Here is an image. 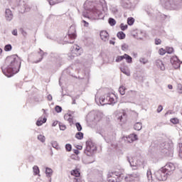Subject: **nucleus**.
Masks as SVG:
<instances>
[{
    "mask_svg": "<svg viewBox=\"0 0 182 182\" xmlns=\"http://www.w3.org/2000/svg\"><path fill=\"white\" fill-rule=\"evenodd\" d=\"M5 63L7 65L6 70H2V72L7 77H11L14 75H16L21 69L22 61L21 58L17 55L8 56L5 60Z\"/></svg>",
    "mask_w": 182,
    "mask_h": 182,
    "instance_id": "f257e3e1",
    "label": "nucleus"
},
{
    "mask_svg": "<svg viewBox=\"0 0 182 182\" xmlns=\"http://www.w3.org/2000/svg\"><path fill=\"white\" fill-rule=\"evenodd\" d=\"M123 174V169L120 166L116 167L113 171H109L107 174V180L109 182H119V178Z\"/></svg>",
    "mask_w": 182,
    "mask_h": 182,
    "instance_id": "f03ea898",
    "label": "nucleus"
},
{
    "mask_svg": "<svg viewBox=\"0 0 182 182\" xmlns=\"http://www.w3.org/2000/svg\"><path fill=\"white\" fill-rule=\"evenodd\" d=\"M117 102V97L113 93H108L106 97L101 96L100 97V105H114Z\"/></svg>",
    "mask_w": 182,
    "mask_h": 182,
    "instance_id": "7ed1b4c3",
    "label": "nucleus"
},
{
    "mask_svg": "<svg viewBox=\"0 0 182 182\" xmlns=\"http://www.w3.org/2000/svg\"><path fill=\"white\" fill-rule=\"evenodd\" d=\"M82 48L77 45H75L71 48L70 53H69V58H70V59L77 58V56H80V55H82Z\"/></svg>",
    "mask_w": 182,
    "mask_h": 182,
    "instance_id": "20e7f679",
    "label": "nucleus"
},
{
    "mask_svg": "<svg viewBox=\"0 0 182 182\" xmlns=\"http://www.w3.org/2000/svg\"><path fill=\"white\" fill-rule=\"evenodd\" d=\"M175 170L176 165H174L173 163H168L165 166L162 167V171L166 173V174H168V176L173 174Z\"/></svg>",
    "mask_w": 182,
    "mask_h": 182,
    "instance_id": "39448f33",
    "label": "nucleus"
},
{
    "mask_svg": "<svg viewBox=\"0 0 182 182\" xmlns=\"http://www.w3.org/2000/svg\"><path fill=\"white\" fill-rule=\"evenodd\" d=\"M94 151H96V146H95L92 142H87L86 149L85 151V154H87V156H92Z\"/></svg>",
    "mask_w": 182,
    "mask_h": 182,
    "instance_id": "423d86ee",
    "label": "nucleus"
},
{
    "mask_svg": "<svg viewBox=\"0 0 182 182\" xmlns=\"http://www.w3.org/2000/svg\"><path fill=\"white\" fill-rule=\"evenodd\" d=\"M162 170H163V168H161L159 171L155 173L156 178L159 181H164L167 180V176H166V174L167 173H166V172H164Z\"/></svg>",
    "mask_w": 182,
    "mask_h": 182,
    "instance_id": "0eeeda50",
    "label": "nucleus"
},
{
    "mask_svg": "<svg viewBox=\"0 0 182 182\" xmlns=\"http://www.w3.org/2000/svg\"><path fill=\"white\" fill-rule=\"evenodd\" d=\"M124 180L127 182L136 181V180H140V175L139 173L128 174L124 178Z\"/></svg>",
    "mask_w": 182,
    "mask_h": 182,
    "instance_id": "6e6552de",
    "label": "nucleus"
},
{
    "mask_svg": "<svg viewBox=\"0 0 182 182\" xmlns=\"http://www.w3.org/2000/svg\"><path fill=\"white\" fill-rule=\"evenodd\" d=\"M76 36V28H75L73 26H71L68 31V38L69 39H72L73 41Z\"/></svg>",
    "mask_w": 182,
    "mask_h": 182,
    "instance_id": "1a4fd4ad",
    "label": "nucleus"
},
{
    "mask_svg": "<svg viewBox=\"0 0 182 182\" xmlns=\"http://www.w3.org/2000/svg\"><path fill=\"white\" fill-rule=\"evenodd\" d=\"M171 63H172V66L174 69H180V60H178L177 57L172 58Z\"/></svg>",
    "mask_w": 182,
    "mask_h": 182,
    "instance_id": "9d476101",
    "label": "nucleus"
},
{
    "mask_svg": "<svg viewBox=\"0 0 182 182\" xmlns=\"http://www.w3.org/2000/svg\"><path fill=\"white\" fill-rule=\"evenodd\" d=\"M100 36L102 41H104V42L109 41V33H107V31H102L100 33Z\"/></svg>",
    "mask_w": 182,
    "mask_h": 182,
    "instance_id": "9b49d317",
    "label": "nucleus"
},
{
    "mask_svg": "<svg viewBox=\"0 0 182 182\" xmlns=\"http://www.w3.org/2000/svg\"><path fill=\"white\" fill-rule=\"evenodd\" d=\"M12 18H14V15L12 14L11 9H6V18L7 21H12Z\"/></svg>",
    "mask_w": 182,
    "mask_h": 182,
    "instance_id": "f8f14e48",
    "label": "nucleus"
},
{
    "mask_svg": "<svg viewBox=\"0 0 182 182\" xmlns=\"http://www.w3.org/2000/svg\"><path fill=\"white\" fill-rule=\"evenodd\" d=\"M156 65L161 70H164L166 69V67L164 66V63H163V61L161 60H156Z\"/></svg>",
    "mask_w": 182,
    "mask_h": 182,
    "instance_id": "ddd939ff",
    "label": "nucleus"
},
{
    "mask_svg": "<svg viewBox=\"0 0 182 182\" xmlns=\"http://www.w3.org/2000/svg\"><path fill=\"white\" fill-rule=\"evenodd\" d=\"M137 140V135L134 134H131L128 136L129 143H133V141H136Z\"/></svg>",
    "mask_w": 182,
    "mask_h": 182,
    "instance_id": "4468645a",
    "label": "nucleus"
},
{
    "mask_svg": "<svg viewBox=\"0 0 182 182\" xmlns=\"http://www.w3.org/2000/svg\"><path fill=\"white\" fill-rule=\"evenodd\" d=\"M174 4V1L173 0H166V1L162 3V6L164 8H168V6H171Z\"/></svg>",
    "mask_w": 182,
    "mask_h": 182,
    "instance_id": "2eb2a0df",
    "label": "nucleus"
},
{
    "mask_svg": "<svg viewBox=\"0 0 182 182\" xmlns=\"http://www.w3.org/2000/svg\"><path fill=\"white\" fill-rule=\"evenodd\" d=\"M46 117L39 118L36 122L37 126H42L43 123H46Z\"/></svg>",
    "mask_w": 182,
    "mask_h": 182,
    "instance_id": "dca6fc26",
    "label": "nucleus"
},
{
    "mask_svg": "<svg viewBox=\"0 0 182 182\" xmlns=\"http://www.w3.org/2000/svg\"><path fill=\"white\" fill-rule=\"evenodd\" d=\"M71 176H74V177H80V171H79V169H75L71 171Z\"/></svg>",
    "mask_w": 182,
    "mask_h": 182,
    "instance_id": "f3484780",
    "label": "nucleus"
},
{
    "mask_svg": "<svg viewBox=\"0 0 182 182\" xmlns=\"http://www.w3.org/2000/svg\"><path fill=\"white\" fill-rule=\"evenodd\" d=\"M124 59L127 60V63H132L133 62V58L127 54L124 55Z\"/></svg>",
    "mask_w": 182,
    "mask_h": 182,
    "instance_id": "a211bd4d",
    "label": "nucleus"
},
{
    "mask_svg": "<svg viewBox=\"0 0 182 182\" xmlns=\"http://www.w3.org/2000/svg\"><path fill=\"white\" fill-rule=\"evenodd\" d=\"M94 120L95 122H100L102 120V115L99 113L94 114Z\"/></svg>",
    "mask_w": 182,
    "mask_h": 182,
    "instance_id": "6ab92c4d",
    "label": "nucleus"
},
{
    "mask_svg": "<svg viewBox=\"0 0 182 182\" xmlns=\"http://www.w3.org/2000/svg\"><path fill=\"white\" fill-rule=\"evenodd\" d=\"M117 36L118 39H124L126 38V34L123 31H119L117 33Z\"/></svg>",
    "mask_w": 182,
    "mask_h": 182,
    "instance_id": "aec40b11",
    "label": "nucleus"
},
{
    "mask_svg": "<svg viewBox=\"0 0 182 182\" xmlns=\"http://www.w3.org/2000/svg\"><path fill=\"white\" fill-rule=\"evenodd\" d=\"M141 127H143L142 124L141 122H136L134 125V130H141Z\"/></svg>",
    "mask_w": 182,
    "mask_h": 182,
    "instance_id": "412c9836",
    "label": "nucleus"
},
{
    "mask_svg": "<svg viewBox=\"0 0 182 182\" xmlns=\"http://www.w3.org/2000/svg\"><path fill=\"white\" fill-rule=\"evenodd\" d=\"M33 169L34 176H38V174L41 173V171H39V167H38V166H34L33 167Z\"/></svg>",
    "mask_w": 182,
    "mask_h": 182,
    "instance_id": "4be33fe9",
    "label": "nucleus"
},
{
    "mask_svg": "<svg viewBox=\"0 0 182 182\" xmlns=\"http://www.w3.org/2000/svg\"><path fill=\"white\" fill-rule=\"evenodd\" d=\"M52 173H53V171H52L51 168H46V174L48 177H50L52 176Z\"/></svg>",
    "mask_w": 182,
    "mask_h": 182,
    "instance_id": "5701e85b",
    "label": "nucleus"
},
{
    "mask_svg": "<svg viewBox=\"0 0 182 182\" xmlns=\"http://www.w3.org/2000/svg\"><path fill=\"white\" fill-rule=\"evenodd\" d=\"M127 23L129 25V26H132L133 23H134V18L133 17H129L127 18Z\"/></svg>",
    "mask_w": 182,
    "mask_h": 182,
    "instance_id": "b1692460",
    "label": "nucleus"
},
{
    "mask_svg": "<svg viewBox=\"0 0 182 182\" xmlns=\"http://www.w3.org/2000/svg\"><path fill=\"white\" fill-rule=\"evenodd\" d=\"M4 50L5 52H9L12 50V46L11 44L6 45L4 46Z\"/></svg>",
    "mask_w": 182,
    "mask_h": 182,
    "instance_id": "393cba45",
    "label": "nucleus"
},
{
    "mask_svg": "<svg viewBox=\"0 0 182 182\" xmlns=\"http://www.w3.org/2000/svg\"><path fill=\"white\" fill-rule=\"evenodd\" d=\"M165 50L166 53L171 54L173 53V52H174V48H173L172 47H166Z\"/></svg>",
    "mask_w": 182,
    "mask_h": 182,
    "instance_id": "a878e982",
    "label": "nucleus"
},
{
    "mask_svg": "<svg viewBox=\"0 0 182 182\" xmlns=\"http://www.w3.org/2000/svg\"><path fill=\"white\" fill-rule=\"evenodd\" d=\"M119 92L120 93V95H124L126 93V87H124V86H121L119 88Z\"/></svg>",
    "mask_w": 182,
    "mask_h": 182,
    "instance_id": "bb28decb",
    "label": "nucleus"
},
{
    "mask_svg": "<svg viewBox=\"0 0 182 182\" xmlns=\"http://www.w3.org/2000/svg\"><path fill=\"white\" fill-rule=\"evenodd\" d=\"M75 137L78 139V140H82V139H83V133L82 132H77L75 134Z\"/></svg>",
    "mask_w": 182,
    "mask_h": 182,
    "instance_id": "cd10ccee",
    "label": "nucleus"
},
{
    "mask_svg": "<svg viewBox=\"0 0 182 182\" xmlns=\"http://www.w3.org/2000/svg\"><path fill=\"white\" fill-rule=\"evenodd\" d=\"M171 123H173V124H178L180 123V121L177 118H172L170 119Z\"/></svg>",
    "mask_w": 182,
    "mask_h": 182,
    "instance_id": "c85d7f7f",
    "label": "nucleus"
},
{
    "mask_svg": "<svg viewBox=\"0 0 182 182\" xmlns=\"http://www.w3.org/2000/svg\"><path fill=\"white\" fill-rule=\"evenodd\" d=\"M109 25H111V26H114V25H116V20H114L112 18H110L109 19Z\"/></svg>",
    "mask_w": 182,
    "mask_h": 182,
    "instance_id": "c756f323",
    "label": "nucleus"
},
{
    "mask_svg": "<svg viewBox=\"0 0 182 182\" xmlns=\"http://www.w3.org/2000/svg\"><path fill=\"white\" fill-rule=\"evenodd\" d=\"M123 59H124V55H118L117 58H116V60H115V62H122V60H123Z\"/></svg>",
    "mask_w": 182,
    "mask_h": 182,
    "instance_id": "7c9ffc66",
    "label": "nucleus"
},
{
    "mask_svg": "<svg viewBox=\"0 0 182 182\" xmlns=\"http://www.w3.org/2000/svg\"><path fill=\"white\" fill-rule=\"evenodd\" d=\"M122 73L126 75L127 76H130V71L129 70H126L124 68L121 69Z\"/></svg>",
    "mask_w": 182,
    "mask_h": 182,
    "instance_id": "2f4dec72",
    "label": "nucleus"
},
{
    "mask_svg": "<svg viewBox=\"0 0 182 182\" xmlns=\"http://www.w3.org/2000/svg\"><path fill=\"white\" fill-rule=\"evenodd\" d=\"M50 5H55V4H59L60 0H48Z\"/></svg>",
    "mask_w": 182,
    "mask_h": 182,
    "instance_id": "473e14b6",
    "label": "nucleus"
},
{
    "mask_svg": "<svg viewBox=\"0 0 182 182\" xmlns=\"http://www.w3.org/2000/svg\"><path fill=\"white\" fill-rule=\"evenodd\" d=\"M75 127L77 128V130L78 132H82V125L80 124V123L79 122L75 123Z\"/></svg>",
    "mask_w": 182,
    "mask_h": 182,
    "instance_id": "72a5a7b5",
    "label": "nucleus"
},
{
    "mask_svg": "<svg viewBox=\"0 0 182 182\" xmlns=\"http://www.w3.org/2000/svg\"><path fill=\"white\" fill-rule=\"evenodd\" d=\"M38 140H40V141H42V143L45 142V140H46L45 136L40 134L38 136Z\"/></svg>",
    "mask_w": 182,
    "mask_h": 182,
    "instance_id": "f704fd0d",
    "label": "nucleus"
},
{
    "mask_svg": "<svg viewBox=\"0 0 182 182\" xmlns=\"http://www.w3.org/2000/svg\"><path fill=\"white\" fill-rule=\"evenodd\" d=\"M127 28H128L127 24L121 23V25H120L121 31H126V29H127Z\"/></svg>",
    "mask_w": 182,
    "mask_h": 182,
    "instance_id": "c9c22d12",
    "label": "nucleus"
},
{
    "mask_svg": "<svg viewBox=\"0 0 182 182\" xmlns=\"http://www.w3.org/2000/svg\"><path fill=\"white\" fill-rule=\"evenodd\" d=\"M159 53L161 56H163V55H166V50H164V48H160V49L159 50Z\"/></svg>",
    "mask_w": 182,
    "mask_h": 182,
    "instance_id": "e433bc0d",
    "label": "nucleus"
},
{
    "mask_svg": "<svg viewBox=\"0 0 182 182\" xmlns=\"http://www.w3.org/2000/svg\"><path fill=\"white\" fill-rule=\"evenodd\" d=\"M55 110L57 113H60L62 112V107L59 105L55 106Z\"/></svg>",
    "mask_w": 182,
    "mask_h": 182,
    "instance_id": "4c0bfd02",
    "label": "nucleus"
},
{
    "mask_svg": "<svg viewBox=\"0 0 182 182\" xmlns=\"http://www.w3.org/2000/svg\"><path fill=\"white\" fill-rule=\"evenodd\" d=\"M123 116L124 117H125L126 116V114L124 112H122V113H119V117H118V119L122 122V119H123Z\"/></svg>",
    "mask_w": 182,
    "mask_h": 182,
    "instance_id": "58836bf2",
    "label": "nucleus"
},
{
    "mask_svg": "<svg viewBox=\"0 0 182 182\" xmlns=\"http://www.w3.org/2000/svg\"><path fill=\"white\" fill-rule=\"evenodd\" d=\"M65 149L67 151H72V145L70 144H67L65 145Z\"/></svg>",
    "mask_w": 182,
    "mask_h": 182,
    "instance_id": "ea45409f",
    "label": "nucleus"
},
{
    "mask_svg": "<svg viewBox=\"0 0 182 182\" xmlns=\"http://www.w3.org/2000/svg\"><path fill=\"white\" fill-rule=\"evenodd\" d=\"M155 44L161 45V40L160 38L155 39Z\"/></svg>",
    "mask_w": 182,
    "mask_h": 182,
    "instance_id": "a19ab883",
    "label": "nucleus"
},
{
    "mask_svg": "<svg viewBox=\"0 0 182 182\" xmlns=\"http://www.w3.org/2000/svg\"><path fill=\"white\" fill-rule=\"evenodd\" d=\"M60 129L61 130H66V125H64L63 124H60Z\"/></svg>",
    "mask_w": 182,
    "mask_h": 182,
    "instance_id": "79ce46f5",
    "label": "nucleus"
},
{
    "mask_svg": "<svg viewBox=\"0 0 182 182\" xmlns=\"http://www.w3.org/2000/svg\"><path fill=\"white\" fill-rule=\"evenodd\" d=\"M73 182H82V178L77 177L74 178Z\"/></svg>",
    "mask_w": 182,
    "mask_h": 182,
    "instance_id": "37998d69",
    "label": "nucleus"
},
{
    "mask_svg": "<svg viewBox=\"0 0 182 182\" xmlns=\"http://www.w3.org/2000/svg\"><path fill=\"white\" fill-rule=\"evenodd\" d=\"M12 35H14V36H18V30L17 29H14L12 31Z\"/></svg>",
    "mask_w": 182,
    "mask_h": 182,
    "instance_id": "c03bdc74",
    "label": "nucleus"
},
{
    "mask_svg": "<svg viewBox=\"0 0 182 182\" xmlns=\"http://www.w3.org/2000/svg\"><path fill=\"white\" fill-rule=\"evenodd\" d=\"M161 110H163V106L159 105L157 108V112L160 113V112H161Z\"/></svg>",
    "mask_w": 182,
    "mask_h": 182,
    "instance_id": "a18cd8bd",
    "label": "nucleus"
},
{
    "mask_svg": "<svg viewBox=\"0 0 182 182\" xmlns=\"http://www.w3.org/2000/svg\"><path fill=\"white\" fill-rule=\"evenodd\" d=\"M68 121L69 122V123H73V119L70 117H69Z\"/></svg>",
    "mask_w": 182,
    "mask_h": 182,
    "instance_id": "49530a36",
    "label": "nucleus"
},
{
    "mask_svg": "<svg viewBox=\"0 0 182 182\" xmlns=\"http://www.w3.org/2000/svg\"><path fill=\"white\" fill-rule=\"evenodd\" d=\"M77 149L78 150H82V149H83V146H80V145H77Z\"/></svg>",
    "mask_w": 182,
    "mask_h": 182,
    "instance_id": "de8ad7c7",
    "label": "nucleus"
},
{
    "mask_svg": "<svg viewBox=\"0 0 182 182\" xmlns=\"http://www.w3.org/2000/svg\"><path fill=\"white\" fill-rule=\"evenodd\" d=\"M53 147H55V148L56 149V147H58V144H56V143L54 142V143L53 144Z\"/></svg>",
    "mask_w": 182,
    "mask_h": 182,
    "instance_id": "09e8293b",
    "label": "nucleus"
},
{
    "mask_svg": "<svg viewBox=\"0 0 182 182\" xmlns=\"http://www.w3.org/2000/svg\"><path fill=\"white\" fill-rule=\"evenodd\" d=\"M48 100H52V95H49L48 96Z\"/></svg>",
    "mask_w": 182,
    "mask_h": 182,
    "instance_id": "8fccbe9b",
    "label": "nucleus"
},
{
    "mask_svg": "<svg viewBox=\"0 0 182 182\" xmlns=\"http://www.w3.org/2000/svg\"><path fill=\"white\" fill-rule=\"evenodd\" d=\"M85 23V26H88L89 23L86 22L85 21H83Z\"/></svg>",
    "mask_w": 182,
    "mask_h": 182,
    "instance_id": "3c124183",
    "label": "nucleus"
},
{
    "mask_svg": "<svg viewBox=\"0 0 182 182\" xmlns=\"http://www.w3.org/2000/svg\"><path fill=\"white\" fill-rule=\"evenodd\" d=\"M168 88L170 89V90L173 89V85H168Z\"/></svg>",
    "mask_w": 182,
    "mask_h": 182,
    "instance_id": "603ef678",
    "label": "nucleus"
},
{
    "mask_svg": "<svg viewBox=\"0 0 182 182\" xmlns=\"http://www.w3.org/2000/svg\"><path fill=\"white\" fill-rule=\"evenodd\" d=\"M110 45H114L115 42L113 41H109Z\"/></svg>",
    "mask_w": 182,
    "mask_h": 182,
    "instance_id": "864d4df0",
    "label": "nucleus"
},
{
    "mask_svg": "<svg viewBox=\"0 0 182 182\" xmlns=\"http://www.w3.org/2000/svg\"><path fill=\"white\" fill-rule=\"evenodd\" d=\"M57 124H58V122L57 121H55V122H54L53 123V126H56Z\"/></svg>",
    "mask_w": 182,
    "mask_h": 182,
    "instance_id": "5fc2aeb1",
    "label": "nucleus"
},
{
    "mask_svg": "<svg viewBox=\"0 0 182 182\" xmlns=\"http://www.w3.org/2000/svg\"><path fill=\"white\" fill-rule=\"evenodd\" d=\"M100 2H101L102 4H106V1L105 0H100Z\"/></svg>",
    "mask_w": 182,
    "mask_h": 182,
    "instance_id": "6e6d98bb",
    "label": "nucleus"
},
{
    "mask_svg": "<svg viewBox=\"0 0 182 182\" xmlns=\"http://www.w3.org/2000/svg\"><path fill=\"white\" fill-rule=\"evenodd\" d=\"M179 153H181V154H182V144H181V147H180Z\"/></svg>",
    "mask_w": 182,
    "mask_h": 182,
    "instance_id": "4d7b16f0",
    "label": "nucleus"
},
{
    "mask_svg": "<svg viewBox=\"0 0 182 182\" xmlns=\"http://www.w3.org/2000/svg\"><path fill=\"white\" fill-rule=\"evenodd\" d=\"M179 157H181V159H182V154L179 153Z\"/></svg>",
    "mask_w": 182,
    "mask_h": 182,
    "instance_id": "13d9d810",
    "label": "nucleus"
},
{
    "mask_svg": "<svg viewBox=\"0 0 182 182\" xmlns=\"http://www.w3.org/2000/svg\"><path fill=\"white\" fill-rule=\"evenodd\" d=\"M0 55H2V50L0 48Z\"/></svg>",
    "mask_w": 182,
    "mask_h": 182,
    "instance_id": "bf43d9fd",
    "label": "nucleus"
},
{
    "mask_svg": "<svg viewBox=\"0 0 182 182\" xmlns=\"http://www.w3.org/2000/svg\"><path fill=\"white\" fill-rule=\"evenodd\" d=\"M79 153V151H77V152L75 151V154H77Z\"/></svg>",
    "mask_w": 182,
    "mask_h": 182,
    "instance_id": "052dcab7",
    "label": "nucleus"
},
{
    "mask_svg": "<svg viewBox=\"0 0 182 182\" xmlns=\"http://www.w3.org/2000/svg\"><path fill=\"white\" fill-rule=\"evenodd\" d=\"M70 43H73V42H70Z\"/></svg>",
    "mask_w": 182,
    "mask_h": 182,
    "instance_id": "680f3d73",
    "label": "nucleus"
}]
</instances>
